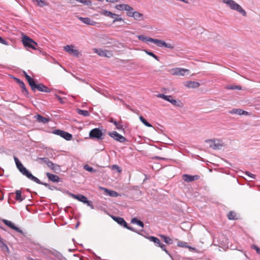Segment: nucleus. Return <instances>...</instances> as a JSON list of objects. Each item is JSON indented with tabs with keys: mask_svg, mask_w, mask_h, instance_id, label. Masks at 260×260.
Returning <instances> with one entry per match:
<instances>
[{
	"mask_svg": "<svg viewBox=\"0 0 260 260\" xmlns=\"http://www.w3.org/2000/svg\"><path fill=\"white\" fill-rule=\"evenodd\" d=\"M187 248H188L189 249V250H190V251L192 250H195L196 249L195 248L189 246L188 245V247H187Z\"/></svg>",
	"mask_w": 260,
	"mask_h": 260,
	"instance_id": "64",
	"label": "nucleus"
},
{
	"mask_svg": "<svg viewBox=\"0 0 260 260\" xmlns=\"http://www.w3.org/2000/svg\"><path fill=\"white\" fill-rule=\"evenodd\" d=\"M128 7L126 10V14L129 17H132L133 14L135 12L134 11V8L131 6L128 5Z\"/></svg>",
	"mask_w": 260,
	"mask_h": 260,
	"instance_id": "40",
	"label": "nucleus"
},
{
	"mask_svg": "<svg viewBox=\"0 0 260 260\" xmlns=\"http://www.w3.org/2000/svg\"><path fill=\"white\" fill-rule=\"evenodd\" d=\"M101 188L103 190H104L106 192H107L108 193V194L110 197H117L119 195L118 193L115 191L109 190L106 188H104V187H102Z\"/></svg>",
	"mask_w": 260,
	"mask_h": 260,
	"instance_id": "25",
	"label": "nucleus"
},
{
	"mask_svg": "<svg viewBox=\"0 0 260 260\" xmlns=\"http://www.w3.org/2000/svg\"><path fill=\"white\" fill-rule=\"evenodd\" d=\"M53 255L56 257H58L59 256H61V254L60 253H59L58 251L54 250L53 251L51 250V255Z\"/></svg>",
	"mask_w": 260,
	"mask_h": 260,
	"instance_id": "50",
	"label": "nucleus"
},
{
	"mask_svg": "<svg viewBox=\"0 0 260 260\" xmlns=\"http://www.w3.org/2000/svg\"><path fill=\"white\" fill-rule=\"evenodd\" d=\"M23 73L26 79L27 80L29 86H30L35 82V81L32 78L30 77V76L27 75L26 72H24Z\"/></svg>",
	"mask_w": 260,
	"mask_h": 260,
	"instance_id": "38",
	"label": "nucleus"
},
{
	"mask_svg": "<svg viewBox=\"0 0 260 260\" xmlns=\"http://www.w3.org/2000/svg\"><path fill=\"white\" fill-rule=\"evenodd\" d=\"M229 113L230 114H235L241 115L243 113V110L240 109H233L232 110L229 111Z\"/></svg>",
	"mask_w": 260,
	"mask_h": 260,
	"instance_id": "36",
	"label": "nucleus"
},
{
	"mask_svg": "<svg viewBox=\"0 0 260 260\" xmlns=\"http://www.w3.org/2000/svg\"><path fill=\"white\" fill-rule=\"evenodd\" d=\"M23 45L25 47L31 48L34 50H36V46L37 45V43H36L34 40L30 39L29 37L24 36L22 40Z\"/></svg>",
	"mask_w": 260,
	"mask_h": 260,
	"instance_id": "5",
	"label": "nucleus"
},
{
	"mask_svg": "<svg viewBox=\"0 0 260 260\" xmlns=\"http://www.w3.org/2000/svg\"><path fill=\"white\" fill-rule=\"evenodd\" d=\"M89 136L91 139H96L98 140H103L104 139L103 133L99 128H94L91 129L89 132Z\"/></svg>",
	"mask_w": 260,
	"mask_h": 260,
	"instance_id": "4",
	"label": "nucleus"
},
{
	"mask_svg": "<svg viewBox=\"0 0 260 260\" xmlns=\"http://www.w3.org/2000/svg\"><path fill=\"white\" fill-rule=\"evenodd\" d=\"M244 174L250 177V178H251L252 179H255L256 178V176L251 173H250L249 172H247V171H246Z\"/></svg>",
	"mask_w": 260,
	"mask_h": 260,
	"instance_id": "54",
	"label": "nucleus"
},
{
	"mask_svg": "<svg viewBox=\"0 0 260 260\" xmlns=\"http://www.w3.org/2000/svg\"><path fill=\"white\" fill-rule=\"evenodd\" d=\"M232 10L236 11L243 16H246L247 13L242 7L234 0H221Z\"/></svg>",
	"mask_w": 260,
	"mask_h": 260,
	"instance_id": "1",
	"label": "nucleus"
},
{
	"mask_svg": "<svg viewBox=\"0 0 260 260\" xmlns=\"http://www.w3.org/2000/svg\"><path fill=\"white\" fill-rule=\"evenodd\" d=\"M100 13L102 15H104L105 16L109 17H113L114 16H115L114 15L113 13H112L109 11H108L107 10H102L100 12Z\"/></svg>",
	"mask_w": 260,
	"mask_h": 260,
	"instance_id": "29",
	"label": "nucleus"
},
{
	"mask_svg": "<svg viewBox=\"0 0 260 260\" xmlns=\"http://www.w3.org/2000/svg\"><path fill=\"white\" fill-rule=\"evenodd\" d=\"M151 42L154 43L157 46L159 47H164L169 49H173L175 46L174 43H166L165 41L160 40L152 38V39H151Z\"/></svg>",
	"mask_w": 260,
	"mask_h": 260,
	"instance_id": "6",
	"label": "nucleus"
},
{
	"mask_svg": "<svg viewBox=\"0 0 260 260\" xmlns=\"http://www.w3.org/2000/svg\"><path fill=\"white\" fill-rule=\"evenodd\" d=\"M228 89H237V90H241L242 89L241 87L239 85H227L226 87Z\"/></svg>",
	"mask_w": 260,
	"mask_h": 260,
	"instance_id": "45",
	"label": "nucleus"
},
{
	"mask_svg": "<svg viewBox=\"0 0 260 260\" xmlns=\"http://www.w3.org/2000/svg\"><path fill=\"white\" fill-rule=\"evenodd\" d=\"M30 176H29L27 178L38 184H42L46 187H49V185L48 183L41 182L38 178L32 175L31 173L30 174Z\"/></svg>",
	"mask_w": 260,
	"mask_h": 260,
	"instance_id": "18",
	"label": "nucleus"
},
{
	"mask_svg": "<svg viewBox=\"0 0 260 260\" xmlns=\"http://www.w3.org/2000/svg\"><path fill=\"white\" fill-rule=\"evenodd\" d=\"M251 247L252 248L255 249L256 251H257L258 249H259V247L255 245H252Z\"/></svg>",
	"mask_w": 260,
	"mask_h": 260,
	"instance_id": "62",
	"label": "nucleus"
},
{
	"mask_svg": "<svg viewBox=\"0 0 260 260\" xmlns=\"http://www.w3.org/2000/svg\"><path fill=\"white\" fill-rule=\"evenodd\" d=\"M34 118L38 122L42 123L43 124L47 123L49 121V119L43 117L40 114H37L35 116Z\"/></svg>",
	"mask_w": 260,
	"mask_h": 260,
	"instance_id": "21",
	"label": "nucleus"
},
{
	"mask_svg": "<svg viewBox=\"0 0 260 260\" xmlns=\"http://www.w3.org/2000/svg\"><path fill=\"white\" fill-rule=\"evenodd\" d=\"M109 121L110 123H113L118 130L123 129V126L121 124V123L120 122H117L113 118H110Z\"/></svg>",
	"mask_w": 260,
	"mask_h": 260,
	"instance_id": "23",
	"label": "nucleus"
},
{
	"mask_svg": "<svg viewBox=\"0 0 260 260\" xmlns=\"http://www.w3.org/2000/svg\"><path fill=\"white\" fill-rule=\"evenodd\" d=\"M132 17H133L134 19L138 21H141L144 19L143 14L137 11H135V12L133 14Z\"/></svg>",
	"mask_w": 260,
	"mask_h": 260,
	"instance_id": "24",
	"label": "nucleus"
},
{
	"mask_svg": "<svg viewBox=\"0 0 260 260\" xmlns=\"http://www.w3.org/2000/svg\"><path fill=\"white\" fill-rule=\"evenodd\" d=\"M205 142L209 144V147L214 150L220 149L223 146V143L219 140H206Z\"/></svg>",
	"mask_w": 260,
	"mask_h": 260,
	"instance_id": "3",
	"label": "nucleus"
},
{
	"mask_svg": "<svg viewBox=\"0 0 260 260\" xmlns=\"http://www.w3.org/2000/svg\"><path fill=\"white\" fill-rule=\"evenodd\" d=\"M56 98L60 103L63 104L64 103V101L63 100V99L59 96V95H56Z\"/></svg>",
	"mask_w": 260,
	"mask_h": 260,
	"instance_id": "59",
	"label": "nucleus"
},
{
	"mask_svg": "<svg viewBox=\"0 0 260 260\" xmlns=\"http://www.w3.org/2000/svg\"><path fill=\"white\" fill-rule=\"evenodd\" d=\"M77 113L78 114L85 117L88 116L90 115L89 112L87 110L77 109Z\"/></svg>",
	"mask_w": 260,
	"mask_h": 260,
	"instance_id": "39",
	"label": "nucleus"
},
{
	"mask_svg": "<svg viewBox=\"0 0 260 260\" xmlns=\"http://www.w3.org/2000/svg\"><path fill=\"white\" fill-rule=\"evenodd\" d=\"M189 70L180 68H176L173 69L171 71V74L173 75H177L183 76L186 74H188Z\"/></svg>",
	"mask_w": 260,
	"mask_h": 260,
	"instance_id": "10",
	"label": "nucleus"
},
{
	"mask_svg": "<svg viewBox=\"0 0 260 260\" xmlns=\"http://www.w3.org/2000/svg\"><path fill=\"white\" fill-rule=\"evenodd\" d=\"M177 245L179 247L187 248L188 247L187 243L183 241H179Z\"/></svg>",
	"mask_w": 260,
	"mask_h": 260,
	"instance_id": "49",
	"label": "nucleus"
},
{
	"mask_svg": "<svg viewBox=\"0 0 260 260\" xmlns=\"http://www.w3.org/2000/svg\"><path fill=\"white\" fill-rule=\"evenodd\" d=\"M38 160H40V163L45 164L47 166L49 161H50L47 157H40L38 158Z\"/></svg>",
	"mask_w": 260,
	"mask_h": 260,
	"instance_id": "44",
	"label": "nucleus"
},
{
	"mask_svg": "<svg viewBox=\"0 0 260 260\" xmlns=\"http://www.w3.org/2000/svg\"><path fill=\"white\" fill-rule=\"evenodd\" d=\"M30 87L33 91L38 90L39 91L45 92L47 93L50 92L51 91V90L44 84L41 83L37 84L35 82H34L33 84L30 86Z\"/></svg>",
	"mask_w": 260,
	"mask_h": 260,
	"instance_id": "7",
	"label": "nucleus"
},
{
	"mask_svg": "<svg viewBox=\"0 0 260 260\" xmlns=\"http://www.w3.org/2000/svg\"><path fill=\"white\" fill-rule=\"evenodd\" d=\"M140 120L147 127H152V125L149 123L146 119H145L143 116H140L139 117Z\"/></svg>",
	"mask_w": 260,
	"mask_h": 260,
	"instance_id": "43",
	"label": "nucleus"
},
{
	"mask_svg": "<svg viewBox=\"0 0 260 260\" xmlns=\"http://www.w3.org/2000/svg\"><path fill=\"white\" fill-rule=\"evenodd\" d=\"M228 217L230 220H235L236 218V213L234 211H230L228 215Z\"/></svg>",
	"mask_w": 260,
	"mask_h": 260,
	"instance_id": "42",
	"label": "nucleus"
},
{
	"mask_svg": "<svg viewBox=\"0 0 260 260\" xmlns=\"http://www.w3.org/2000/svg\"><path fill=\"white\" fill-rule=\"evenodd\" d=\"M156 96H157V97L161 98V99H164V100H166L169 102H170V101L171 100V99L173 98L172 95H166L162 93H159V94H157Z\"/></svg>",
	"mask_w": 260,
	"mask_h": 260,
	"instance_id": "32",
	"label": "nucleus"
},
{
	"mask_svg": "<svg viewBox=\"0 0 260 260\" xmlns=\"http://www.w3.org/2000/svg\"><path fill=\"white\" fill-rule=\"evenodd\" d=\"M0 43L6 45H8V42L6 40L4 39L3 38L0 40Z\"/></svg>",
	"mask_w": 260,
	"mask_h": 260,
	"instance_id": "60",
	"label": "nucleus"
},
{
	"mask_svg": "<svg viewBox=\"0 0 260 260\" xmlns=\"http://www.w3.org/2000/svg\"><path fill=\"white\" fill-rule=\"evenodd\" d=\"M46 176L48 179L53 182H58L60 181V178L57 175L50 173H47Z\"/></svg>",
	"mask_w": 260,
	"mask_h": 260,
	"instance_id": "20",
	"label": "nucleus"
},
{
	"mask_svg": "<svg viewBox=\"0 0 260 260\" xmlns=\"http://www.w3.org/2000/svg\"><path fill=\"white\" fill-rule=\"evenodd\" d=\"M15 79L16 80V82L19 84L20 86L22 88L23 94L27 96L28 94V91L27 90L24 82L22 80L18 78H15Z\"/></svg>",
	"mask_w": 260,
	"mask_h": 260,
	"instance_id": "17",
	"label": "nucleus"
},
{
	"mask_svg": "<svg viewBox=\"0 0 260 260\" xmlns=\"http://www.w3.org/2000/svg\"><path fill=\"white\" fill-rule=\"evenodd\" d=\"M113 56V53L111 51L105 50V57L110 58Z\"/></svg>",
	"mask_w": 260,
	"mask_h": 260,
	"instance_id": "52",
	"label": "nucleus"
},
{
	"mask_svg": "<svg viewBox=\"0 0 260 260\" xmlns=\"http://www.w3.org/2000/svg\"><path fill=\"white\" fill-rule=\"evenodd\" d=\"M162 250H164L167 254H168L170 256H171V254H170L169 251H168L166 248H165L166 247V246L165 244H161L159 246Z\"/></svg>",
	"mask_w": 260,
	"mask_h": 260,
	"instance_id": "53",
	"label": "nucleus"
},
{
	"mask_svg": "<svg viewBox=\"0 0 260 260\" xmlns=\"http://www.w3.org/2000/svg\"><path fill=\"white\" fill-rule=\"evenodd\" d=\"M160 237L163 239L164 242L167 244H171L173 243V240L170 238L165 235H160Z\"/></svg>",
	"mask_w": 260,
	"mask_h": 260,
	"instance_id": "41",
	"label": "nucleus"
},
{
	"mask_svg": "<svg viewBox=\"0 0 260 260\" xmlns=\"http://www.w3.org/2000/svg\"><path fill=\"white\" fill-rule=\"evenodd\" d=\"M112 219L120 225L126 227L127 223L123 218L117 216H112Z\"/></svg>",
	"mask_w": 260,
	"mask_h": 260,
	"instance_id": "19",
	"label": "nucleus"
},
{
	"mask_svg": "<svg viewBox=\"0 0 260 260\" xmlns=\"http://www.w3.org/2000/svg\"><path fill=\"white\" fill-rule=\"evenodd\" d=\"M78 19L83 23H85L87 25H90L92 26H94L97 24V22L93 21L88 17H79Z\"/></svg>",
	"mask_w": 260,
	"mask_h": 260,
	"instance_id": "14",
	"label": "nucleus"
},
{
	"mask_svg": "<svg viewBox=\"0 0 260 260\" xmlns=\"http://www.w3.org/2000/svg\"><path fill=\"white\" fill-rule=\"evenodd\" d=\"M155 158L157 160H165V158L161 157H159V156H156Z\"/></svg>",
	"mask_w": 260,
	"mask_h": 260,
	"instance_id": "63",
	"label": "nucleus"
},
{
	"mask_svg": "<svg viewBox=\"0 0 260 260\" xmlns=\"http://www.w3.org/2000/svg\"><path fill=\"white\" fill-rule=\"evenodd\" d=\"M182 178L185 181L190 182L198 180L199 178V176L198 175L192 176L188 174H184L182 176Z\"/></svg>",
	"mask_w": 260,
	"mask_h": 260,
	"instance_id": "15",
	"label": "nucleus"
},
{
	"mask_svg": "<svg viewBox=\"0 0 260 260\" xmlns=\"http://www.w3.org/2000/svg\"><path fill=\"white\" fill-rule=\"evenodd\" d=\"M138 38L140 40H141L144 42H151V40L152 39V38H151L147 37L144 35H139L138 36Z\"/></svg>",
	"mask_w": 260,
	"mask_h": 260,
	"instance_id": "34",
	"label": "nucleus"
},
{
	"mask_svg": "<svg viewBox=\"0 0 260 260\" xmlns=\"http://www.w3.org/2000/svg\"><path fill=\"white\" fill-rule=\"evenodd\" d=\"M82 4L86 6H90L91 5V2L88 0H84Z\"/></svg>",
	"mask_w": 260,
	"mask_h": 260,
	"instance_id": "58",
	"label": "nucleus"
},
{
	"mask_svg": "<svg viewBox=\"0 0 260 260\" xmlns=\"http://www.w3.org/2000/svg\"><path fill=\"white\" fill-rule=\"evenodd\" d=\"M74 46L73 45H68L64 46L63 50L70 55L74 56H78L79 51L77 49H74Z\"/></svg>",
	"mask_w": 260,
	"mask_h": 260,
	"instance_id": "11",
	"label": "nucleus"
},
{
	"mask_svg": "<svg viewBox=\"0 0 260 260\" xmlns=\"http://www.w3.org/2000/svg\"><path fill=\"white\" fill-rule=\"evenodd\" d=\"M145 53L148 54V55H150L155 58L157 61H159L158 57L155 54H154L152 52L149 51L148 50H145Z\"/></svg>",
	"mask_w": 260,
	"mask_h": 260,
	"instance_id": "48",
	"label": "nucleus"
},
{
	"mask_svg": "<svg viewBox=\"0 0 260 260\" xmlns=\"http://www.w3.org/2000/svg\"><path fill=\"white\" fill-rule=\"evenodd\" d=\"M16 197L15 199L19 202H22L25 199V197H22L21 195V191L20 190H17L15 191Z\"/></svg>",
	"mask_w": 260,
	"mask_h": 260,
	"instance_id": "26",
	"label": "nucleus"
},
{
	"mask_svg": "<svg viewBox=\"0 0 260 260\" xmlns=\"http://www.w3.org/2000/svg\"><path fill=\"white\" fill-rule=\"evenodd\" d=\"M36 249L46 257H50L51 256V250L47 249L40 245H36Z\"/></svg>",
	"mask_w": 260,
	"mask_h": 260,
	"instance_id": "12",
	"label": "nucleus"
},
{
	"mask_svg": "<svg viewBox=\"0 0 260 260\" xmlns=\"http://www.w3.org/2000/svg\"><path fill=\"white\" fill-rule=\"evenodd\" d=\"M2 221L3 222V223H4L6 225L9 226V228L16 231L17 232L20 233L22 235H24L23 231L20 228L17 227L11 221L8 220L7 219H3Z\"/></svg>",
	"mask_w": 260,
	"mask_h": 260,
	"instance_id": "13",
	"label": "nucleus"
},
{
	"mask_svg": "<svg viewBox=\"0 0 260 260\" xmlns=\"http://www.w3.org/2000/svg\"><path fill=\"white\" fill-rule=\"evenodd\" d=\"M150 241L153 242L157 246H159V245L161 244L159 239L157 237L154 236H149L147 238Z\"/></svg>",
	"mask_w": 260,
	"mask_h": 260,
	"instance_id": "27",
	"label": "nucleus"
},
{
	"mask_svg": "<svg viewBox=\"0 0 260 260\" xmlns=\"http://www.w3.org/2000/svg\"><path fill=\"white\" fill-rule=\"evenodd\" d=\"M93 51L94 53L98 54L99 56L102 57H105V50H103L102 49L94 48L93 49Z\"/></svg>",
	"mask_w": 260,
	"mask_h": 260,
	"instance_id": "33",
	"label": "nucleus"
},
{
	"mask_svg": "<svg viewBox=\"0 0 260 260\" xmlns=\"http://www.w3.org/2000/svg\"><path fill=\"white\" fill-rule=\"evenodd\" d=\"M70 196L73 197L74 199H77L78 201H79L80 202H81L83 203H84V202H86L87 198L84 195H82V194L76 195V194H74L73 193H70Z\"/></svg>",
	"mask_w": 260,
	"mask_h": 260,
	"instance_id": "22",
	"label": "nucleus"
},
{
	"mask_svg": "<svg viewBox=\"0 0 260 260\" xmlns=\"http://www.w3.org/2000/svg\"><path fill=\"white\" fill-rule=\"evenodd\" d=\"M131 222L132 223H135V224H138V225H139L140 226L142 227V228H143L144 226V223L140 220H138L137 218H133L131 219Z\"/></svg>",
	"mask_w": 260,
	"mask_h": 260,
	"instance_id": "35",
	"label": "nucleus"
},
{
	"mask_svg": "<svg viewBox=\"0 0 260 260\" xmlns=\"http://www.w3.org/2000/svg\"><path fill=\"white\" fill-rule=\"evenodd\" d=\"M184 85L189 88H196L200 86V84L198 82L189 81H186Z\"/></svg>",
	"mask_w": 260,
	"mask_h": 260,
	"instance_id": "16",
	"label": "nucleus"
},
{
	"mask_svg": "<svg viewBox=\"0 0 260 260\" xmlns=\"http://www.w3.org/2000/svg\"><path fill=\"white\" fill-rule=\"evenodd\" d=\"M1 248L2 249V250L4 252H6L7 253H10L9 249L8 247L7 246V245L5 243H3V244L1 246Z\"/></svg>",
	"mask_w": 260,
	"mask_h": 260,
	"instance_id": "46",
	"label": "nucleus"
},
{
	"mask_svg": "<svg viewBox=\"0 0 260 260\" xmlns=\"http://www.w3.org/2000/svg\"><path fill=\"white\" fill-rule=\"evenodd\" d=\"M113 17H111L110 18L113 19V23H115V22H119V21H123L124 22V19H123L121 17H120L118 14L114 13Z\"/></svg>",
	"mask_w": 260,
	"mask_h": 260,
	"instance_id": "37",
	"label": "nucleus"
},
{
	"mask_svg": "<svg viewBox=\"0 0 260 260\" xmlns=\"http://www.w3.org/2000/svg\"><path fill=\"white\" fill-rule=\"evenodd\" d=\"M53 133L60 136L67 141L71 140L72 138V135L71 134L60 129H55L53 131Z\"/></svg>",
	"mask_w": 260,
	"mask_h": 260,
	"instance_id": "8",
	"label": "nucleus"
},
{
	"mask_svg": "<svg viewBox=\"0 0 260 260\" xmlns=\"http://www.w3.org/2000/svg\"><path fill=\"white\" fill-rule=\"evenodd\" d=\"M48 167L50 168L51 170L54 171H58L60 169L59 166L56 165L55 164L53 163L52 161H50L48 164L47 165Z\"/></svg>",
	"mask_w": 260,
	"mask_h": 260,
	"instance_id": "28",
	"label": "nucleus"
},
{
	"mask_svg": "<svg viewBox=\"0 0 260 260\" xmlns=\"http://www.w3.org/2000/svg\"><path fill=\"white\" fill-rule=\"evenodd\" d=\"M108 135L111 138H113L115 140H116L120 143H123L126 141V139L125 137L115 131L108 132Z\"/></svg>",
	"mask_w": 260,
	"mask_h": 260,
	"instance_id": "9",
	"label": "nucleus"
},
{
	"mask_svg": "<svg viewBox=\"0 0 260 260\" xmlns=\"http://www.w3.org/2000/svg\"><path fill=\"white\" fill-rule=\"evenodd\" d=\"M83 168L85 170L90 172L95 173L96 172L95 169L92 167L89 166L88 165H84Z\"/></svg>",
	"mask_w": 260,
	"mask_h": 260,
	"instance_id": "47",
	"label": "nucleus"
},
{
	"mask_svg": "<svg viewBox=\"0 0 260 260\" xmlns=\"http://www.w3.org/2000/svg\"><path fill=\"white\" fill-rule=\"evenodd\" d=\"M124 228L131 231L136 232V233H138V234H141L139 232L136 231L134 228H133L132 226H128L127 225V224H126V227H124Z\"/></svg>",
	"mask_w": 260,
	"mask_h": 260,
	"instance_id": "55",
	"label": "nucleus"
},
{
	"mask_svg": "<svg viewBox=\"0 0 260 260\" xmlns=\"http://www.w3.org/2000/svg\"><path fill=\"white\" fill-rule=\"evenodd\" d=\"M127 8H129L128 5H127V4H122L117 5L115 6V8L117 10H119V11H123V10L126 11V10Z\"/></svg>",
	"mask_w": 260,
	"mask_h": 260,
	"instance_id": "30",
	"label": "nucleus"
},
{
	"mask_svg": "<svg viewBox=\"0 0 260 260\" xmlns=\"http://www.w3.org/2000/svg\"><path fill=\"white\" fill-rule=\"evenodd\" d=\"M170 103H171L173 105L178 107H182L183 106V104L180 101L174 100L173 98L171 99Z\"/></svg>",
	"mask_w": 260,
	"mask_h": 260,
	"instance_id": "31",
	"label": "nucleus"
},
{
	"mask_svg": "<svg viewBox=\"0 0 260 260\" xmlns=\"http://www.w3.org/2000/svg\"><path fill=\"white\" fill-rule=\"evenodd\" d=\"M16 167L17 169L19 170L20 172L24 176H26L27 178L29 177V176H30L31 173L27 170V169L23 166L22 164L19 161V159L16 157V156H14V157Z\"/></svg>",
	"mask_w": 260,
	"mask_h": 260,
	"instance_id": "2",
	"label": "nucleus"
},
{
	"mask_svg": "<svg viewBox=\"0 0 260 260\" xmlns=\"http://www.w3.org/2000/svg\"><path fill=\"white\" fill-rule=\"evenodd\" d=\"M112 168H113V169H116L119 173L121 172V170L120 168V167L116 165H113L112 166Z\"/></svg>",
	"mask_w": 260,
	"mask_h": 260,
	"instance_id": "57",
	"label": "nucleus"
},
{
	"mask_svg": "<svg viewBox=\"0 0 260 260\" xmlns=\"http://www.w3.org/2000/svg\"><path fill=\"white\" fill-rule=\"evenodd\" d=\"M107 2L114 3L119 2L120 0H106Z\"/></svg>",
	"mask_w": 260,
	"mask_h": 260,
	"instance_id": "61",
	"label": "nucleus"
},
{
	"mask_svg": "<svg viewBox=\"0 0 260 260\" xmlns=\"http://www.w3.org/2000/svg\"><path fill=\"white\" fill-rule=\"evenodd\" d=\"M32 1H36L38 3V6L42 7L46 5L44 0H32Z\"/></svg>",
	"mask_w": 260,
	"mask_h": 260,
	"instance_id": "51",
	"label": "nucleus"
},
{
	"mask_svg": "<svg viewBox=\"0 0 260 260\" xmlns=\"http://www.w3.org/2000/svg\"><path fill=\"white\" fill-rule=\"evenodd\" d=\"M85 204H86L89 207H90L91 209H94V207L92 205V203L91 201H89L87 200V198L86 199V202H84Z\"/></svg>",
	"mask_w": 260,
	"mask_h": 260,
	"instance_id": "56",
	"label": "nucleus"
}]
</instances>
